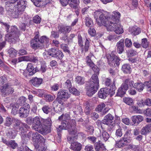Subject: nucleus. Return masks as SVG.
<instances>
[{"mask_svg": "<svg viewBox=\"0 0 151 151\" xmlns=\"http://www.w3.org/2000/svg\"><path fill=\"white\" fill-rule=\"evenodd\" d=\"M149 42L147 41L146 38H144L142 40L141 46L143 48H146L148 47Z\"/></svg>", "mask_w": 151, "mask_h": 151, "instance_id": "45", "label": "nucleus"}, {"mask_svg": "<svg viewBox=\"0 0 151 151\" xmlns=\"http://www.w3.org/2000/svg\"><path fill=\"white\" fill-rule=\"evenodd\" d=\"M124 40L122 39L116 43L117 52L119 54H121L124 51Z\"/></svg>", "mask_w": 151, "mask_h": 151, "instance_id": "27", "label": "nucleus"}, {"mask_svg": "<svg viewBox=\"0 0 151 151\" xmlns=\"http://www.w3.org/2000/svg\"><path fill=\"white\" fill-rule=\"evenodd\" d=\"M7 80L5 76H1L0 77V90L1 91L4 88L6 84H8L7 83Z\"/></svg>", "mask_w": 151, "mask_h": 151, "instance_id": "37", "label": "nucleus"}, {"mask_svg": "<svg viewBox=\"0 0 151 151\" xmlns=\"http://www.w3.org/2000/svg\"><path fill=\"white\" fill-rule=\"evenodd\" d=\"M33 142H34V145L35 144H37L42 145V144L44 145L45 139L40 134L37 132L33 134Z\"/></svg>", "mask_w": 151, "mask_h": 151, "instance_id": "14", "label": "nucleus"}, {"mask_svg": "<svg viewBox=\"0 0 151 151\" xmlns=\"http://www.w3.org/2000/svg\"><path fill=\"white\" fill-rule=\"evenodd\" d=\"M105 107V105L104 103H101L96 108V111L98 112H100Z\"/></svg>", "mask_w": 151, "mask_h": 151, "instance_id": "55", "label": "nucleus"}, {"mask_svg": "<svg viewBox=\"0 0 151 151\" xmlns=\"http://www.w3.org/2000/svg\"><path fill=\"white\" fill-rule=\"evenodd\" d=\"M41 21V18L38 15H36L33 18V22L37 24L40 23Z\"/></svg>", "mask_w": 151, "mask_h": 151, "instance_id": "60", "label": "nucleus"}, {"mask_svg": "<svg viewBox=\"0 0 151 151\" xmlns=\"http://www.w3.org/2000/svg\"><path fill=\"white\" fill-rule=\"evenodd\" d=\"M144 119V117L140 115L132 116L131 118L132 122V125L135 126V124L138 125L143 121Z\"/></svg>", "mask_w": 151, "mask_h": 151, "instance_id": "20", "label": "nucleus"}, {"mask_svg": "<svg viewBox=\"0 0 151 151\" xmlns=\"http://www.w3.org/2000/svg\"><path fill=\"white\" fill-rule=\"evenodd\" d=\"M8 146H10L12 148L14 149L17 147L18 145L14 140H10L9 141V144Z\"/></svg>", "mask_w": 151, "mask_h": 151, "instance_id": "50", "label": "nucleus"}, {"mask_svg": "<svg viewBox=\"0 0 151 151\" xmlns=\"http://www.w3.org/2000/svg\"><path fill=\"white\" fill-rule=\"evenodd\" d=\"M14 91L13 88L9 86V84H6L4 88L1 91L3 94L8 95L10 94H12Z\"/></svg>", "mask_w": 151, "mask_h": 151, "instance_id": "23", "label": "nucleus"}, {"mask_svg": "<svg viewBox=\"0 0 151 151\" xmlns=\"http://www.w3.org/2000/svg\"><path fill=\"white\" fill-rule=\"evenodd\" d=\"M70 97V94H69L67 91L65 90H60L57 94V97L56 100L59 103H61L62 100H65Z\"/></svg>", "mask_w": 151, "mask_h": 151, "instance_id": "10", "label": "nucleus"}, {"mask_svg": "<svg viewBox=\"0 0 151 151\" xmlns=\"http://www.w3.org/2000/svg\"><path fill=\"white\" fill-rule=\"evenodd\" d=\"M31 1L34 2L35 4L38 3L37 5L35 4L37 6H44L50 1L51 0H31Z\"/></svg>", "mask_w": 151, "mask_h": 151, "instance_id": "35", "label": "nucleus"}, {"mask_svg": "<svg viewBox=\"0 0 151 151\" xmlns=\"http://www.w3.org/2000/svg\"><path fill=\"white\" fill-rule=\"evenodd\" d=\"M59 33L57 32L52 31L51 32L50 37L55 39H57L59 37Z\"/></svg>", "mask_w": 151, "mask_h": 151, "instance_id": "58", "label": "nucleus"}, {"mask_svg": "<svg viewBox=\"0 0 151 151\" xmlns=\"http://www.w3.org/2000/svg\"><path fill=\"white\" fill-rule=\"evenodd\" d=\"M15 3H12L11 1H10L6 3L5 5V8L6 10L8 12H12V14L14 11H13L14 8L15 9Z\"/></svg>", "mask_w": 151, "mask_h": 151, "instance_id": "28", "label": "nucleus"}, {"mask_svg": "<svg viewBox=\"0 0 151 151\" xmlns=\"http://www.w3.org/2000/svg\"><path fill=\"white\" fill-rule=\"evenodd\" d=\"M88 32L89 34L91 36H93L96 35V31L94 29H91L90 28L88 30Z\"/></svg>", "mask_w": 151, "mask_h": 151, "instance_id": "64", "label": "nucleus"}, {"mask_svg": "<svg viewBox=\"0 0 151 151\" xmlns=\"http://www.w3.org/2000/svg\"><path fill=\"white\" fill-rule=\"evenodd\" d=\"M68 4L72 8L76 9L80 3L79 0H68Z\"/></svg>", "mask_w": 151, "mask_h": 151, "instance_id": "36", "label": "nucleus"}, {"mask_svg": "<svg viewBox=\"0 0 151 151\" xmlns=\"http://www.w3.org/2000/svg\"><path fill=\"white\" fill-rule=\"evenodd\" d=\"M109 89L106 88H102L98 92V96L100 98L105 99L109 95Z\"/></svg>", "mask_w": 151, "mask_h": 151, "instance_id": "22", "label": "nucleus"}, {"mask_svg": "<svg viewBox=\"0 0 151 151\" xmlns=\"http://www.w3.org/2000/svg\"><path fill=\"white\" fill-rule=\"evenodd\" d=\"M129 85L131 87L136 89L139 92L142 91L144 87V84L142 82H136L134 83L132 81H129Z\"/></svg>", "mask_w": 151, "mask_h": 151, "instance_id": "17", "label": "nucleus"}, {"mask_svg": "<svg viewBox=\"0 0 151 151\" xmlns=\"http://www.w3.org/2000/svg\"><path fill=\"white\" fill-rule=\"evenodd\" d=\"M121 37V36L117 35H109L107 37V40L113 42L118 40Z\"/></svg>", "mask_w": 151, "mask_h": 151, "instance_id": "40", "label": "nucleus"}, {"mask_svg": "<svg viewBox=\"0 0 151 151\" xmlns=\"http://www.w3.org/2000/svg\"><path fill=\"white\" fill-rule=\"evenodd\" d=\"M42 110L44 113L48 114L52 111V108L49 105H45L42 106Z\"/></svg>", "mask_w": 151, "mask_h": 151, "instance_id": "42", "label": "nucleus"}, {"mask_svg": "<svg viewBox=\"0 0 151 151\" xmlns=\"http://www.w3.org/2000/svg\"><path fill=\"white\" fill-rule=\"evenodd\" d=\"M48 55L59 59H62L64 56L62 51L54 49H51L50 52L48 53Z\"/></svg>", "mask_w": 151, "mask_h": 151, "instance_id": "18", "label": "nucleus"}, {"mask_svg": "<svg viewBox=\"0 0 151 151\" xmlns=\"http://www.w3.org/2000/svg\"><path fill=\"white\" fill-rule=\"evenodd\" d=\"M109 21L110 23H104V24H102L106 27L108 31H113L116 34H120L123 32L124 31L122 27L118 22H114V21Z\"/></svg>", "mask_w": 151, "mask_h": 151, "instance_id": "7", "label": "nucleus"}, {"mask_svg": "<svg viewBox=\"0 0 151 151\" xmlns=\"http://www.w3.org/2000/svg\"><path fill=\"white\" fill-rule=\"evenodd\" d=\"M125 46L127 47H130L132 44V43L131 39L129 38H126L125 41Z\"/></svg>", "mask_w": 151, "mask_h": 151, "instance_id": "57", "label": "nucleus"}, {"mask_svg": "<svg viewBox=\"0 0 151 151\" xmlns=\"http://www.w3.org/2000/svg\"><path fill=\"white\" fill-rule=\"evenodd\" d=\"M129 79L125 80L124 83L121 85L119 88L117 93V96L122 97L125 94L126 91L129 88Z\"/></svg>", "mask_w": 151, "mask_h": 151, "instance_id": "12", "label": "nucleus"}, {"mask_svg": "<svg viewBox=\"0 0 151 151\" xmlns=\"http://www.w3.org/2000/svg\"><path fill=\"white\" fill-rule=\"evenodd\" d=\"M55 96L51 95H46L44 96L45 99L47 101L50 102L52 101L55 98Z\"/></svg>", "mask_w": 151, "mask_h": 151, "instance_id": "46", "label": "nucleus"}, {"mask_svg": "<svg viewBox=\"0 0 151 151\" xmlns=\"http://www.w3.org/2000/svg\"><path fill=\"white\" fill-rule=\"evenodd\" d=\"M39 61V58L35 56L34 54H31L30 62L34 63H38Z\"/></svg>", "mask_w": 151, "mask_h": 151, "instance_id": "54", "label": "nucleus"}, {"mask_svg": "<svg viewBox=\"0 0 151 151\" xmlns=\"http://www.w3.org/2000/svg\"><path fill=\"white\" fill-rule=\"evenodd\" d=\"M129 32L132 35H136L139 34L141 32L140 28L136 27H129Z\"/></svg>", "mask_w": 151, "mask_h": 151, "instance_id": "32", "label": "nucleus"}, {"mask_svg": "<svg viewBox=\"0 0 151 151\" xmlns=\"http://www.w3.org/2000/svg\"><path fill=\"white\" fill-rule=\"evenodd\" d=\"M71 149L74 151H80L82 148V145L78 142L71 143Z\"/></svg>", "mask_w": 151, "mask_h": 151, "instance_id": "26", "label": "nucleus"}, {"mask_svg": "<svg viewBox=\"0 0 151 151\" xmlns=\"http://www.w3.org/2000/svg\"><path fill=\"white\" fill-rule=\"evenodd\" d=\"M58 29L59 33L65 35L71 30L72 28L69 26L59 25L58 27Z\"/></svg>", "mask_w": 151, "mask_h": 151, "instance_id": "19", "label": "nucleus"}, {"mask_svg": "<svg viewBox=\"0 0 151 151\" xmlns=\"http://www.w3.org/2000/svg\"><path fill=\"white\" fill-rule=\"evenodd\" d=\"M8 52L10 57L11 58L16 56L17 54V51L12 48H9L8 51Z\"/></svg>", "mask_w": 151, "mask_h": 151, "instance_id": "43", "label": "nucleus"}, {"mask_svg": "<svg viewBox=\"0 0 151 151\" xmlns=\"http://www.w3.org/2000/svg\"><path fill=\"white\" fill-rule=\"evenodd\" d=\"M23 126H22V129L20 130L21 127H19L18 129H16L15 130L17 132H19V134L21 136L22 141V143L23 144H26V140L25 139L26 138V134H25V129H27L29 128V127L26 124L23 123Z\"/></svg>", "mask_w": 151, "mask_h": 151, "instance_id": "16", "label": "nucleus"}, {"mask_svg": "<svg viewBox=\"0 0 151 151\" xmlns=\"http://www.w3.org/2000/svg\"><path fill=\"white\" fill-rule=\"evenodd\" d=\"M13 121L15 123L14 124V127L15 130L16 129H18L19 127H21L20 128V130H21V129H22V127L24 125L23 123L17 119L11 118L9 116H8L6 118L4 124L6 126L9 127L12 124Z\"/></svg>", "mask_w": 151, "mask_h": 151, "instance_id": "9", "label": "nucleus"}, {"mask_svg": "<svg viewBox=\"0 0 151 151\" xmlns=\"http://www.w3.org/2000/svg\"><path fill=\"white\" fill-rule=\"evenodd\" d=\"M60 47L63 50L64 52H67L68 53H70V51L69 50V47L67 44H63L61 45Z\"/></svg>", "mask_w": 151, "mask_h": 151, "instance_id": "52", "label": "nucleus"}, {"mask_svg": "<svg viewBox=\"0 0 151 151\" xmlns=\"http://www.w3.org/2000/svg\"><path fill=\"white\" fill-rule=\"evenodd\" d=\"M96 151H99L100 150H104L105 148L104 144L100 143V141L96 143L94 145Z\"/></svg>", "mask_w": 151, "mask_h": 151, "instance_id": "39", "label": "nucleus"}, {"mask_svg": "<svg viewBox=\"0 0 151 151\" xmlns=\"http://www.w3.org/2000/svg\"><path fill=\"white\" fill-rule=\"evenodd\" d=\"M99 137L101 140L106 141L109 138V135L106 131L102 129V130H100Z\"/></svg>", "mask_w": 151, "mask_h": 151, "instance_id": "30", "label": "nucleus"}, {"mask_svg": "<svg viewBox=\"0 0 151 151\" xmlns=\"http://www.w3.org/2000/svg\"><path fill=\"white\" fill-rule=\"evenodd\" d=\"M95 17H97L99 16V20L100 21H98L99 25L104 24V23H110V21H113L114 22H118L119 20L120 17V13L117 11H114L112 12L111 17H110L109 14L108 13L107 15H105L102 12L100 11H96L95 13ZM113 22V21H112Z\"/></svg>", "mask_w": 151, "mask_h": 151, "instance_id": "2", "label": "nucleus"}, {"mask_svg": "<svg viewBox=\"0 0 151 151\" xmlns=\"http://www.w3.org/2000/svg\"><path fill=\"white\" fill-rule=\"evenodd\" d=\"M107 58L108 60V63L109 65H111L114 62V65L116 64L117 66H119V61L120 59L116 54L113 52L111 55H107Z\"/></svg>", "mask_w": 151, "mask_h": 151, "instance_id": "11", "label": "nucleus"}, {"mask_svg": "<svg viewBox=\"0 0 151 151\" xmlns=\"http://www.w3.org/2000/svg\"><path fill=\"white\" fill-rule=\"evenodd\" d=\"M6 29L7 33L5 35L6 40L10 42L15 43L18 40L19 32L16 27L12 26Z\"/></svg>", "mask_w": 151, "mask_h": 151, "instance_id": "5", "label": "nucleus"}, {"mask_svg": "<svg viewBox=\"0 0 151 151\" xmlns=\"http://www.w3.org/2000/svg\"><path fill=\"white\" fill-rule=\"evenodd\" d=\"M40 146L37 144H35V148L37 150H38V151H47V150H46L47 147H45L44 146L41 147Z\"/></svg>", "mask_w": 151, "mask_h": 151, "instance_id": "51", "label": "nucleus"}, {"mask_svg": "<svg viewBox=\"0 0 151 151\" xmlns=\"http://www.w3.org/2000/svg\"><path fill=\"white\" fill-rule=\"evenodd\" d=\"M123 101L125 103L128 105H131L133 103V99L130 98L125 97L124 98Z\"/></svg>", "mask_w": 151, "mask_h": 151, "instance_id": "47", "label": "nucleus"}, {"mask_svg": "<svg viewBox=\"0 0 151 151\" xmlns=\"http://www.w3.org/2000/svg\"><path fill=\"white\" fill-rule=\"evenodd\" d=\"M86 59H87V64L92 69L94 72L98 74L99 72V68L94 64L91 59L88 56L87 57Z\"/></svg>", "mask_w": 151, "mask_h": 151, "instance_id": "24", "label": "nucleus"}, {"mask_svg": "<svg viewBox=\"0 0 151 151\" xmlns=\"http://www.w3.org/2000/svg\"><path fill=\"white\" fill-rule=\"evenodd\" d=\"M69 91L72 94L75 95H78L79 92L77 91V89L75 88H70L69 89Z\"/></svg>", "mask_w": 151, "mask_h": 151, "instance_id": "59", "label": "nucleus"}, {"mask_svg": "<svg viewBox=\"0 0 151 151\" xmlns=\"http://www.w3.org/2000/svg\"><path fill=\"white\" fill-rule=\"evenodd\" d=\"M43 119L40 117L36 116L33 118V124L32 127L35 130L39 132L45 134L48 133L49 132V129L45 130L44 127H43Z\"/></svg>", "mask_w": 151, "mask_h": 151, "instance_id": "6", "label": "nucleus"}, {"mask_svg": "<svg viewBox=\"0 0 151 151\" xmlns=\"http://www.w3.org/2000/svg\"><path fill=\"white\" fill-rule=\"evenodd\" d=\"M130 143L129 139H126L123 138H122L119 141L117 142L115 144V147H116L121 148L125 146Z\"/></svg>", "mask_w": 151, "mask_h": 151, "instance_id": "21", "label": "nucleus"}, {"mask_svg": "<svg viewBox=\"0 0 151 151\" xmlns=\"http://www.w3.org/2000/svg\"><path fill=\"white\" fill-rule=\"evenodd\" d=\"M76 81L78 84H82L84 83V79L83 77L78 76L76 78Z\"/></svg>", "mask_w": 151, "mask_h": 151, "instance_id": "53", "label": "nucleus"}, {"mask_svg": "<svg viewBox=\"0 0 151 151\" xmlns=\"http://www.w3.org/2000/svg\"><path fill=\"white\" fill-rule=\"evenodd\" d=\"M78 44L79 46L81 47L82 52H86L88 51L89 46L90 42L88 39H86L85 45L84 46L83 44L82 38L81 35L79 34L78 36Z\"/></svg>", "mask_w": 151, "mask_h": 151, "instance_id": "15", "label": "nucleus"}, {"mask_svg": "<svg viewBox=\"0 0 151 151\" xmlns=\"http://www.w3.org/2000/svg\"><path fill=\"white\" fill-rule=\"evenodd\" d=\"M151 131V124H148L142 128L141 131L142 134L145 135Z\"/></svg>", "mask_w": 151, "mask_h": 151, "instance_id": "34", "label": "nucleus"}, {"mask_svg": "<svg viewBox=\"0 0 151 151\" xmlns=\"http://www.w3.org/2000/svg\"><path fill=\"white\" fill-rule=\"evenodd\" d=\"M26 99L24 97H22L20 98L18 101V103H18L19 106V105L21 106L24 104L26 101Z\"/></svg>", "mask_w": 151, "mask_h": 151, "instance_id": "61", "label": "nucleus"}, {"mask_svg": "<svg viewBox=\"0 0 151 151\" xmlns=\"http://www.w3.org/2000/svg\"><path fill=\"white\" fill-rule=\"evenodd\" d=\"M122 70L125 73H130L131 71L130 66L127 64H124L122 66Z\"/></svg>", "mask_w": 151, "mask_h": 151, "instance_id": "41", "label": "nucleus"}, {"mask_svg": "<svg viewBox=\"0 0 151 151\" xmlns=\"http://www.w3.org/2000/svg\"><path fill=\"white\" fill-rule=\"evenodd\" d=\"M72 83L71 81L69 80H67L63 84V87L64 88H67L69 89L71 88Z\"/></svg>", "mask_w": 151, "mask_h": 151, "instance_id": "49", "label": "nucleus"}, {"mask_svg": "<svg viewBox=\"0 0 151 151\" xmlns=\"http://www.w3.org/2000/svg\"><path fill=\"white\" fill-rule=\"evenodd\" d=\"M30 81V83L34 86L38 87L42 83V79L41 78H37L36 77L34 78Z\"/></svg>", "mask_w": 151, "mask_h": 151, "instance_id": "31", "label": "nucleus"}, {"mask_svg": "<svg viewBox=\"0 0 151 151\" xmlns=\"http://www.w3.org/2000/svg\"><path fill=\"white\" fill-rule=\"evenodd\" d=\"M29 112V110L27 108H25L24 107H21L19 111V116L21 118L26 117L28 116Z\"/></svg>", "mask_w": 151, "mask_h": 151, "instance_id": "29", "label": "nucleus"}, {"mask_svg": "<svg viewBox=\"0 0 151 151\" xmlns=\"http://www.w3.org/2000/svg\"><path fill=\"white\" fill-rule=\"evenodd\" d=\"M85 151H94L93 147L91 145H88L85 148Z\"/></svg>", "mask_w": 151, "mask_h": 151, "instance_id": "63", "label": "nucleus"}, {"mask_svg": "<svg viewBox=\"0 0 151 151\" xmlns=\"http://www.w3.org/2000/svg\"><path fill=\"white\" fill-rule=\"evenodd\" d=\"M76 122L74 120H69L68 121H63L62 122L61 125H60L57 130L59 132L62 129H67L69 134L72 136H68L67 139L68 141H71L73 140L75 137L73 136L76 135L78 129L76 128Z\"/></svg>", "mask_w": 151, "mask_h": 151, "instance_id": "1", "label": "nucleus"}, {"mask_svg": "<svg viewBox=\"0 0 151 151\" xmlns=\"http://www.w3.org/2000/svg\"><path fill=\"white\" fill-rule=\"evenodd\" d=\"M10 106L12 107V108L11 111V114L14 115H15L17 114L18 112V109L19 107V106L18 103L14 104V103H11L10 104Z\"/></svg>", "mask_w": 151, "mask_h": 151, "instance_id": "38", "label": "nucleus"}, {"mask_svg": "<svg viewBox=\"0 0 151 151\" xmlns=\"http://www.w3.org/2000/svg\"><path fill=\"white\" fill-rule=\"evenodd\" d=\"M49 43V39L45 36H42L40 38L38 34H36L34 39L31 41L32 47L35 50L42 49L45 45Z\"/></svg>", "mask_w": 151, "mask_h": 151, "instance_id": "3", "label": "nucleus"}, {"mask_svg": "<svg viewBox=\"0 0 151 151\" xmlns=\"http://www.w3.org/2000/svg\"><path fill=\"white\" fill-rule=\"evenodd\" d=\"M86 24L88 27H91L93 24L92 20L91 18L88 17H86L85 18Z\"/></svg>", "mask_w": 151, "mask_h": 151, "instance_id": "44", "label": "nucleus"}, {"mask_svg": "<svg viewBox=\"0 0 151 151\" xmlns=\"http://www.w3.org/2000/svg\"><path fill=\"white\" fill-rule=\"evenodd\" d=\"M94 73L88 83V87L87 88L86 94L89 96H91L97 91L99 86V80L97 75L98 73Z\"/></svg>", "mask_w": 151, "mask_h": 151, "instance_id": "4", "label": "nucleus"}, {"mask_svg": "<svg viewBox=\"0 0 151 151\" xmlns=\"http://www.w3.org/2000/svg\"><path fill=\"white\" fill-rule=\"evenodd\" d=\"M34 67L33 64L30 63L28 64L27 68V70L29 72V75L30 76L33 75L36 72L39 71L37 68H35V70H34Z\"/></svg>", "mask_w": 151, "mask_h": 151, "instance_id": "25", "label": "nucleus"}, {"mask_svg": "<svg viewBox=\"0 0 151 151\" xmlns=\"http://www.w3.org/2000/svg\"><path fill=\"white\" fill-rule=\"evenodd\" d=\"M59 85L58 83H55L51 87V89L53 91H57L59 89Z\"/></svg>", "mask_w": 151, "mask_h": 151, "instance_id": "62", "label": "nucleus"}, {"mask_svg": "<svg viewBox=\"0 0 151 151\" xmlns=\"http://www.w3.org/2000/svg\"><path fill=\"white\" fill-rule=\"evenodd\" d=\"M131 135V131L130 130H128L126 132L124 135V137L123 138L125 139H129L130 142L132 140V139L130 137Z\"/></svg>", "mask_w": 151, "mask_h": 151, "instance_id": "48", "label": "nucleus"}, {"mask_svg": "<svg viewBox=\"0 0 151 151\" xmlns=\"http://www.w3.org/2000/svg\"><path fill=\"white\" fill-rule=\"evenodd\" d=\"M143 113L144 115L146 116L151 117V109L150 108H147L144 111Z\"/></svg>", "mask_w": 151, "mask_h": 151, "instance_id": "56", "label": "nucleus"}, {"mask_svg": "<svg viewBox=\"0 0 151 151\" xmlns=\"http://www.w3.org/2000/svg\"><path fill=\"white\" fill-rule=\"evenodd\" d=\"M14 3L15 10L12 13V16L14 18H16L24 11L26 5L25 2L23 0H18Z\"/></svg>", "mask_w": 151, "mask_h": 151, "instance_id": "8", "label": "nucleus"}, {"mask_svg": "<svg viewBox=\"0 0 151 151\" xmlns=\"http://www.w3.org/2000/svg\"><path fill=\"white\" fill-rule=\"evenodd\" d=\"M114 119V116L111 114H109L104 117V119L101 121V122L112 128L115 125V124L113 122Z\"/></svg>", "mask_w": 151, "mask_h": 151, "instance_id": "13", "label": "nucleus"}, {"mask_svg": "<svg viewBox=\"0 0 151 151\" xmlns=\"http://www.w3.org/2000/svg\"><path fill=\"white\" fill-rule=\"evenodd\" d=\"M43 127H44L45 130L49 129V132L48 133L50 132V126L51 124V119H43Z\"/></svg>", "mask_w": 151, "mask_h": 151, "instance_id": "33", "label": "nucleus"}]
</instances>
